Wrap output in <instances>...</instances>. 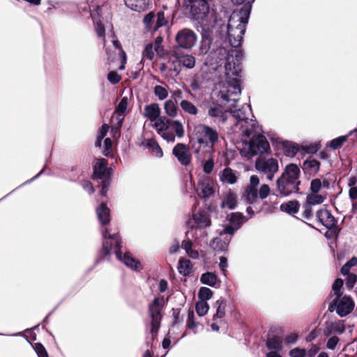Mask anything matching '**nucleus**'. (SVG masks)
Returning a JSON list of instances; mask_svg holds the SVG:
<instances>
[{
  "mask_svg": "<svg viewBox=\"0 0 357 357\" xmlns=\"http://www.w3.org/2000/svg\"><path fill=\"white\" fill-rule=\"evenodd\" d=\"M248 22V12H233L227 25L220 27L219 40L212 43L208 38H202L199 51L200 54L207 55V65L218 66L225 63L226 72L241 73L243 53L233 47L240 46Z\"/></svg>",
  "mask_w": 357,
  "mask_h": 357,
  "instance_id": "1",
  "label": "nucleus"
},
{
  "mask_svg": "<svg viewBox=\"0 0 357 357\" xmlns=\"http://www.w3.org/2000/svg\"><path fill=\"white\" fill-rule=\"evenodd\" d=\"M107 229L102 231V249L101 254L104 257L109 259L112 253H114L116 258L123 262L127 267L133 271H139L141 269V263L139 261L132 257L129 252H125L123 255L121 252V241L117 233L114 234H107Z\"/></svg>",
  "mask_w": 357,
  "mask_h": 357,
  "instance_id": "2",
  "label": "nucleus"
},
{
  "mask_svg": "<svg viewBox=\"0 0 357 357\" xmlns=\"http://www.w3.org/2000/svg\"><path fill=\"white\" fill-rule=\"evenodd\" d=\"M193 135L199 144L195 149L197 157L200 158L203 154L212 155L219 142L218 131L209 126L199 123L194 127Z\"/></svg>",
  "mask_w": 357,
  "mask_h": 357,
  "instance_id": "3",
  "label": "nucleus"
},
{
  "mask_svg": "<svg viewBox=\"0 0 357 357\" xmlns=\"http://www.w3.org/2000/svg\"><path fill=\"white\" fill-rule=\"evenodd\" d=\"M236 120V123L231 128L233 131L239 136L248 138L252 134L257 132L258 128L257 122L250 116H252L250 105L245 104L237 110L230 108L229 114Z\"/></svg>",
  "mask_w": 357,
  "mask_h": 357,
  "instance_id": "4",
  "label": "nucleus"
},
{
  "mask_svg": "<svg viewBox=\"0 0 357 357\" xmlns=\"http://www.w3.org/2000/svg\"><path fill=\"white\" fill-rule=\"evenodd\" d=\"M216 90L218 97L227 102H231V107H234L238 101L241 93L239 73L231 74L230 71L226 72L225 79L216 85Z\"/></svg>",
  "mask_w": 357,
  "mask_h": 357,
  "instance_id": "5",
  "label": "nucleus"
},
{
  "mask_svg": "<svg viewBox=\"0 0 357 357\" xmlns=\"http://www.w3.org/2000/svg\"><path fill=\"white\" fill-rule=\"evenodd\" d=\"M187 225L190 229L186 231L185 236H191L194 241H197L201 237L207 235L206 229L211 225V220L206 213L197 212L193 213L187 220Z\"/></svg>",
  "mask_w": 357,
  "mask_h": 357,
  "instance_id": "6",
  "label": "nucleus"
},
{
  "mask_svg": "<svg viewBox=\"0 0 357 357\" xmlns=\"http://www.w3.org/2000/svg\"><path fill=\"white\" fill-rule=\"evenodd\" d=\"M259 178L257 175H252L250 182L245 187L243 198L248 204H257L259 199H264L269 195L271 188L268 184H262L259 189Z\"/></svg>",
  "mask_w": 357,
  "mask_h": 357,
  "instance_id": "7",
  "label": "nucleus"
},
{
  "mask_svg": "<svg viewBox=\"0 0 357 357\" xmlns=\"http://www.w3.org/2000/svg\"><path fill=\"white\" fill-rule=\"evenodd\" d=\"M270 145L266 138L261 135H254L249 142L243 144L241 149V155L250 158L257 154L267 153Z\"/></svg>",
  "mask_w": 357,
  "mask_h": 357,
  "instance_id": "8",
  "label": "nucleus"
},
{
  "mask_svg": "<svg viewBox=\"0 0 357 357\" xmlns=\"http://www.w3.org/2000/svg\"><path fill=\"white\" fill-rule=\"evenodd\" d=\"M255 169L266 180L272 181L279 171L278 160L273 157L259 156L255 161Z\"/></svg>",
  "mask_w": 357,
  "mask_h": 357,
  "instance_id": "9",
  "label": "nucleus"
},
{
  "mask_svg": "<svg viewBox=\"0 0 357 357\" xmlns=\"http://www.w3.org/2000/svg\"><path fill=\"white\" fill-rule=\"evenodd\" d=\"M165 305L164 297H156L149 305V315L151 318V333L153 337L158 333L160 326L162 311Z\"/></svg>",
  "mask_w": 357,
  "mask_h": 357,
  "instance_id": "10",
  "label": "nucleus"
},
{
  "mask_svg": "<svg viewBox=\"0 0 357 357\" xmlns=\"http://www.w3.org/2000/svg\"><path fill=\"white\" fill-rule=\"evenodd\" d=\"M154 122V128L160 135L165 130L172 129L179 138L184 135V128L183 124L178 121H171L166 116H160Z\"/></svg>",
  "mask_w": 357,
  "mask_h": 357,
  "instance_id": "11",
  "label": "nucleus"
},
{
  "mask_svg": "<svg viewBox=\"0 0 357 357\" xmlns=\"http://www.w3.org/2000/svg\"><path fill=\"white\" fill-rule=\"evenodd\" d=\"M354 307L352 298L349 296L336 297L331 304L329 310H335L337 314L343 317L351 312Z\"/></svg>",
  "mask_w": 357,
  "mask_h": 357,
  "instance_id": "12",
  "label": "nucleus"
},
{
  "mask_svg": "<svg viewBox=\"0 0 357 357\" xmlns=\"http://www.w3.org/2000/svg\"><path fill=\"white\" fill-rule=\"evenodd\" d=\"M175 40L179 47L188 50L195 45L197 36L192 30L183 29L177 33Z\"/></svg>",
  "mask_w": 357,
  "mask_h": 357,
  "instance_id": "13",
  "label": "nucleus"
},
{
  "mask_svg": "<svg viewBox=\"0 0 357 357\" xmlns=\"http://www.w3.org/2000/svg\"><path fill=\"white\" fill-rule=\"evenodd\" d=\"M214 186L213 179L207 176H200L196 191L199 197L206 200L215 192Z\"/></svg>",
  "mask_w": 357,
  "mask_h": 357,
  "instance_id": "14",
  "label": "nucleus"
},
{
  "mask_svg": "<svg viewBox=\"0 0 357 357\" xmlns=\"http://www.w3.org/2000/svg\"><path fill=\"white\" fill-rule=\"evenodd\" d=\"M299 185L282 176H280L276 181V190L278 195L281 197H287L293 193L298 192L300 190Z\"/></svg>",
  "mask_w": 357,
  "mask_h": 357,
  "instance_id": "15",
  "label": "nucleus"
},
{
  "mask_svg": "<svg viewBox=\"0 0 357 357\" xmlns=\"http://www.w3.org/2000/svg\"><path fill=\"white\" fill-rule=\"evenodd\" d=\"M246 220L247 219L241 213H231L229 218V225L226 226L222 231L220 232V235H234L235 231H237Z\"/></svg>",
  "mask_w": 357,
  "mask_h": 357,
  "instance_id": "16",
  "label": "nucleus"
},
{
  "mask_svg": "<svg viewBox=\"0 0 357 357\" xmlns=\"http://www.w3.org/2000/svg\"><path fill=\"white\" fill-rule=\"evenodd\" d=\"M208 115L215 121L224 124L226 123L229 115V112L225 109L220 104L213 102L208 107Z\"/></svg>",
  "mask_w": 357,
  "mask_h": 357,
  "instance_id": "17",
  "label": "nucleus"
},
{
  "mask_svg": "<svg viewBox=\"0 0 357 357\" xmlns=\"http://www.w3.org/2000/svg\"><path fill=\"white\" fill-rule=\"evenodd\" d=\"M191 13L196 20H204L209 12V6L206 0H190Z\"/></svg>",
  "mask_w": 357,
  "mask_h": 357,
  "instance_id": "18",
  "label": "nucleus"
},
{
  "mask_svg": "<svg viewBox=\"0 0 357 357\" xmlns=\"http://www.w3.org/2000/svg\"><path fill=\"white\" fill-rule=\"evenodd\" d=\"M175 61H172L174 66L173 70L178 74L180 72L179 66L182 65L183 67L191 69L195 66V59L190 54L179 55L174 54Z\"/></svg>",
  "mask_w": 357,
  "mask_h": 357,
  "instance_id": "19",
  "label": "nucleus"
},
{
  "mask_svg": "<svg viewBox=\"0 0 357 357\" xmlns=\"http://www.w3.org/2000/svg\"><path fill=\"white\" fill-rule=\"evenodd\" d=\"M172 153L181 165L187 166L190 163L191 155L185 144H177L173 149Z\"/></svg>",
  "mask_w": 357,
  "mask_h": 357,
  "instance_id": "20",
  "label": "nucleus"
},
{
  "mask_svg": "<svg viewBox=\"0 0 357 357\" xmlns=\"http://www.w3.org/2000/svg\"><path fill=\"white\" fill-rule=\"evenodd\" d=\"M280 176L284 177L289 181H291L296 184L301 185V169L296 164L290 163L286 165Z\"/></svg>",
  "mask_w": 357,
  "mask_h": 357,
  "instance_id": "21",
  "label": "nucleus"
},
{
  "mask_svg": "<svg viewBox=\"0 0 357 357\" xmlns=\"http://www.w3.org/2000/svg\"><path fill=\"white\" fill-rule=\"evenodd\" d=\"M96 213L98 215V218L102 227V231L103 230L107 229L108 232L107 236L109 234H112L109 229L106 227L107 225L110 222V210L107 207V204L105 203L101 204L96 208Z\"/></svg>",
  "mask_w": 357,
  "mask_h": 357,
  "instance_id": "22",
  "label": "nucleus"
},
{
  "mask_svg": "<svg viewBox=\"0 0 357 357\" xmlns=\"http://www.w3.org/2000/svg\"><path fill=\"white\" fill-rule=\"evenodd\" d=\"M318 220L326 228L331 229L336 225V220L326 209H321L317 212Z\"/></svg>",
  "mask_w": 357,
  "mask_h": 357,
  "instance_id": "23",
  "label": "nucleus"
},
{
  "mask_svg": "<svg viewBox=\"0 0 357 357\" xmlns=\"http://www.w3.org/2000/svg\"><path fill=\"white\" fill-rule=\"evenodd\" d=\"M161 114V109L158 103H151L146 105L144 109L143 115L151 122L156 121Z\"/></svg>",
  "mask_w": 357,
  "mask_h": 357,
  "instance_id": "24",
  "label": "nucleus"
},
{
  "mask_svg": "<svg viewBox=\"0 0 357 357\" xmlns=\"http://www.w3.org/2000/svg\"><path fill=\"white\" fill-rule=\"evenodd\" d=\"M107 161L104 158L98 159L93 167V178L105 179L109 178L106 174V166Z\"/></svg>",
  "mask_w": 357,
  "mask_h": 357,
  "instance_id": "25",
  "label": "nucleus"
},
{
  "mask_svg": "<svg viewBox=\"0 0 357 357\" xmlns=\"http://www.w3.org/2000/svg\"><path fill=\"white\" fill-rule=\"evenodd\" d=\"M231 237L221 239L219 237L214 238L210 242V247L217 252H225L227 250Z\"/></svg>",
  "mask_w": 357,
  "mask_h": 357,
  "instance_id": "26",
  "label": "nucleus"
},
{
  "mask_svg": "<svg viewBox=\"0 0 357 357\" xmlns=\"http://www.w3.org/2000/svg\"><path fill=\"white\" fill-rule=\"evenodd\" d=\"M142 145L151 150L152 154L157 158H162L163 152L158 144L153 139H145Z\"/></svg>",
  "mask_w": 357,
  "mask_h": 357,
  "instance_id": "27",
  "label": "nucleus"
},
{
  "mask_svg": "<svg viewBox=\"0 0 357 357\" xmlns=\"http://www.w3.org/2000/svg\"><path fill=\"white\" fill-rule=\"evenodd\" d=\"M186 238L183 241L181 248L185 250L187 255L192 259H197L199 257V252L197 250L192 249V238L191 236H186Z\"/></svg>",
  "mask_w": 357,
  "mask_h": 357,
  "instance_id": "28",
  "label": "nucleus"
},
{
  "mask_svg": "<svg viewBox=\"0 0 357 357\" xmlns=\"http://www.w3.org/2000/svg\"><path fill=\"white\" fill-rule=\"evenodd\" d=\"M150 3V0H130L126 2V6L136 12H142L146 10Z\"/></svg>",
  "mask_w": 357,
  "mask_h": 357,
  "instance_id": "29",
  "label": "nucleus"
},
{
  "mask_svg": "<svg viewBox=\"0 0 357 357\" xmlns=\"http://www.w3.org/2000/svg\"><path fill=\"white\" fill-rule=\"evenodd\" d=\"M220 179L224 183L232 185L237 181V176L231 169L227 167L220 172Z\"/></svg>",
  "mask_w": 357,
  "mask_h": 357,
  "instance_id": "30",
  "label": "nucleus"
},
{
  "mask_svg": "<svg viewBox=\"0 0 357 357\" xmlns=\"http://www.w3.org/2000/svg\"><path fill=\"white\" fill-rule=\"evenodd\" d=\"M124 116V114L115 112L114 115L112 117V132L114 133V137L119 132L120 128L122 126Z\"/></svg>",
  "mask_w": 357,
  "mask_h": 357,
  "instance_id": "31",
  "label": "nucleus"
},
{
  "mask_svg": "<svg viewBox=\"0 0 357 357\" xmlns=\"http://www.w3.org/2000/svg\"><path fill=\"white\" fill-rule=\"evenodd\" d=\"M266 347L271 351H281L282 349V339L278 336H273L268 338Z\"/></svg>",
  "mask_w": 357,
  "mask_h": 357,
  "instance_id": "32",
  "label": "nucleus"
},
{
  "mask_svg": "<svg viewBox=\"0 0 357 357\" xmlns=\"http://www.w3.org/2000/svg\"><path fill=\"white\" fill-rule=\"evenodd\" d=\"M304 169L310 174H317L320 168V162L315 159H307L303 163Z\"/></svg>",
  "mask_w": 357,
  "mask_h": 357,
  "instance_id": "33",
  "label": "nucleus"
},
{
  "mask_svg": "<svg viewBox=\"0 0 357 357\" xmlns=\"http://www.w3.org/2000/svg\"><path fill=\"white\" fill-rule=\"evenodd\" d=\"M237 204V196L234 192H229L224 197L221 206L222 208H227L230 210L235 208Z\"/></svg>",
  "mask_w": 357,
  "mask_h": 357,
  "instance_id": "34",
  "label": "nucleus"
},
{
  "mask_svg": "<svg viewBox=\"0 0 357 357\" xmlns=\"http://www.w3.org/2000/svg\"><path fill=\"white\" fill-rule=\"evenodd\" d=\"M192 264L189 259H181L178 261V271L183 275H188L191 273Z\"/></svg>",
  "mask_w": 357,
  "mask_h": 357,
  "instance_id": "35",
  "label": "nucleus"
},
{
  "mask_svg": "<svg viewBox=\"0 0 357 357\" xmlns=\"http://www.w3.org/2000/svg\"><path fill=\"white\" fill-rule=\"evenodd\" d=\"M283 148L284 154L288 157H294L299 151V146L291 142H284Z\"/></svg>",
  "mask_w": 357,
  "mask_h": 357,
  "instance_id": "36",
  "label": "nucleus"
},
{
  "mask_svg": "<svg viewBox=\"0 0 357 357\" xmlns=\"http://www.w3.org/2000/svg\"><path fill=\"white\" fill-rule=\"evenodd\" d=\"M345 331V326L341 321L331 323L325 331L326 335H330L333 333L339 335L342 334Z\"/></svg>",
  "mask_w": 357,
  "mask_h": 357,
  "instance_id": "37",
  "label": "nucleus"
},
{
  "mask_svg": "<svg viewBox=\"0 0 357 357\" xmlns=\"http://www.w3.org/2000/svg\"><path fill=\"white\" fill-rule=\"evenodd\" d=\"M180 107L185 113L188 114L195 116L198 114L197 107L189 100H182L180 102Z\"/></svg>",
  "mask_w": 357,
  "mask_h": 357,
  "instance_id": "38",
  "label": "nucleus"
},
{
  "mask_svg": "<svg viewBox=\"0 0 357 357\" xmlns=\"http://www.w3.org/2000/svg\"><path fill=\"white\" fill-rule=\"evenodd\" d=\"M200 281L204 284L214 287L218 282V277L213 273L207 272L202 275Z\"/></svg>",
  "mask_w": 357,
  "mask_h": 357,
  "instance_id": "39",
  "label": "nucleus"
},
{
  "mask_svg": "<svg viewBox=\"0 0 357 357\" xmlns=\"http://www.w3.org/2000/svg\"><path fill=\"white\" fill-rule=\"evenodd\" d=\"M164 109L166 114L170 117L174 118L178 114V108L172 100H168L165 102Z\"/></svg>",
  "mask_w": 357,
  "mask_h": 357,
  "instance_id": "40",
  "label": "nucleus"
},
{
  "mask_svg": "<svg viewBox=\"0 0 357 357\" xmlns=\"http://www.w3.org/2000/svg\"><path fill=\"white\" fill-rule=\"evenodd\" d=\"M282 211L288 213H296L298 211L299 204L297 201H289L280 206Z\"/></svg>",
  "mask_w": 357,
  "mask_h": 357,
  "instance_id": "41",
  "label": "nucleus"
},
{
  "mask_svg": "<svg viewBox=\"0 0 357 357\" xmlns=\"http://www.w3.org/2000/svg\"><path fill=\"white\" fill-rule=\"evenodd\" d=\"M215 307H216V313L213 319L224 317L225 315L226 301L220 298L215 302Z\"/></svg>",
  "mask_w": 357,
  "mask_h": 357,
  "instance_id": "42",
  "label": "nucleus"
},
{
  "mask_svg": "<svg viewBox=\"0 0 357 357\" xmlns=\"http://www.w3.org/2000/svg\"><path fill=\"white\" fill-rule=\"evenodd\" d=\"M198 326H199V323L195 321V320L194 312L189 310L188 311V319L186 320L187 328L192 331V332L194 333H197Z\"/></svg>",
  "mask_w": 357,
  "mask_h": 357,
  "instance_id": "43",
  "label": "nucleus"
},
{
  "mask_svg": "<svg viewBox=\"0 0 357 357\" xmlns=\"http://www.w3.org/2000/svg\"><path fill=\"white\" fill-rule=\"evenodd\" d=\"M325 199V195L312 193L307 195V202L311 205L319 204L323 203Z\"/></svg>",
  "mask_w": 357,
  "mask_h": 357,
  "instance_id": "44",
  "label": "nucleus"
},
{
  "mask_svg": "<svg viewBox=\"0 0 357 357\" xmlns=\"http://www.w3.org/2000/svg\"><path fill=\"white\" fill-rule=\"evenodd\" d=\"M155 52H156L154 50L153 43H148L145 45L142 52L143 59H146L149 61L153 60L155 56Z\"/></svg>",
  "mask_w": 357,
  "mask_h": 357,
  "instance_id": "45",
  "label": "nucleus"
},
{
  "mask_svg": "<svg viewBox=\"0 0 357 357\" xmlns=\"http://www.w3.org/2000/svg\"><path fill=\"white\" fill-rule=\"evenodd\" d=\"M208 158L207 160L204 164L203 170L206 174H211L213 171L214 167L213 160L211 157V155H209L208 154H203L202 157L199 158V159Z\"/></svg>",
  "mask_w": 357,
  "mask_h": 357,
  "instance_id": "46",
  "label": "nucleus"
},
{
  "mask_svg": "<svg viewBox=\"0 0 357 357\" xmlns=\"http://www.w3.org/2000/svg\"><path fill=\"white\" fill-rule=\"evenodd\" d=\"M153 92L155 96H157L160 100L166 99L169 94L167 89L160 85L155 86Z\"/></svg>",
  "mask_w": 357,
  "mask_h": 357,
  "instance_id": "47",
  "label": "nucleus"
},
{
  "mask_svg": "<svg viewBox=\"0 0 357 357\" xmlns=\"http://www.w3.org/2000/svg\"><path fill=\"white\" fill-rule=\"evenodd\" d=\"M196 312L199 317L204 316L209 310L208 303L204 301H199L196 304Z\"/></svg>",
  "mask_w": 357,
  "mask_h": 357,
  "instance_id": "48",
  "label": "nucleus"
},
{
  "mask_svg": "<svg viewBox=\"0 0 357 357\" xmlns=\"http://www.w3.org/2000/svg\"><path fill=\"white\" fill-rule=\"evenodd\" d=\"M351 132H350L347 135H343L338 137L335 139H333L330 142V147L334 150L340 148L347 139L349 135H351Z\"/></svg>",
  "mask_w": 357,
  "mask_h": 357,
  "instance_id": "49",
  "label": "nucleus"
},
{
  "mask_svg": "<svg viewBox=\"0 0 357 357\" xmlns=\"http://www.w3.org/2000/svg\"><path fill=\"white\" fill-rule=\"evenodd\" d=\"M213 296V291L208 287H202L199 289L198 292V297L200 301L209 300Z\"/></svg>",
  "mask_w": 357,
  "mask_h": 357,
  "instance_id": "50",
  "label": "nucleus"
},
{
  "mask_svg": "<svg viewBox=\"0 0 357 357\" xmlns=\"http://www.w3.org/2000/svg\"><path fill=\"white\" fill-rule=\"evenodd\" d=\"M109 126L107 124H104L100 128L97 140L96 142V146L100 147L102 144V139L107 135Z\"/></svg>",
  "mask_w": 357,
  "mask_h": 357,
  "instance_id": "51",
  "label": "nucleus"
},
{
  "mask_svg": "<svg viewBox=\"0 0 357 357\" xmlns=\"http://www.w3.org/2000/svg\"><path fill=\"white\" fill-rule=\"evenodd\" d=\"M344 282L341 278H337L335 280L332 285V289L334 291L336 297L341 296V289L343 286Z\"/></svg>",
  "mask_w": 357,
  "mask_h": 357,
  "instance_id": "52",
  "label": "nucleus"
},
{
  "mask_svg": "<svg viewBox=\"0 0 357 357\" xmlns=\"http://www.w3.org/2000/svg\"><path fill=\"white\" fill-rule=\"evenodd\" d=\"M255 0H231V1L235 4H243L245 3L244 8H241L238 12L246 11L248 13V16L250 15V11L251 8V3L254 2Z\"/></svg>",
  "mask_w": 357,
  "mask_h": 357,
  "instance_id": "53",
  "label": "nucleus"
},
{
  "mask_svg": "<svg viewBox=\"0 0 357 357\" xmlns=\"http://www.w3.org/2000/svg\"><path fill=\"white\" fill-rule=\"evenodd\" d=\"M128 105V99L127 97H123L119 103L117 105L116 109V112H120L121 114H124L126 111L127 107Z\"/></svg>",
  "mask_w": 357,
  "mask_h": 357,
  "instance_id": "54",
  "label": "nucleus"
},
{
  "mask_svg": "<svg viewBox=\"0 0 357 357\" xmlns=\"http://www.w3.org/2000/svg\"><path fill=\"white\" fill-rule=\"evenodd\" d=\"M95 29L98 37L102 38L104 43H105V29L101 22H96L95 24Z\"/></svg>",
  "mask_w": 357,
  "mask_h": 357,
  "instance_id": "55",
  "label": "nucleus"
},
{
  "mask_svg": "<svg viewBox=\"0 0 357 357\" xmlns=\"http://www.w3.org/2000/svg\"><path fill=\"white\" fill-rule=\"evenodd\" d=\"M289 356L291 357H305L307 351L305 349L296 347L289 351Z\"/></svg>",
  "mask_w": 357,
  "mask_h": 357,
  "instance_id": "56",
  "label": "nucleus"
},
{
  "mask_svg": "<svg viewBox=\"0 0 357 357\" xmlns=\"http://www.w3.org/2000/svg\"><path fill=\"white\" fill-rule=\"evenodd\" d=\"M172 129L165 130L160 135L167 142H173L175 140V135L172 132Z\"/></svg>",
  "mask_w": 357,
  "mask_h": 357,
  "instance_id": "57",
  "label": "nucleus"
},
{
  "mask_svg": "<svg viewBox=\"0 0 357 357\" xmlns=\"http://www.w3.org/2000/svg\"><path fill=\"white\" fill-rule=\"evenodd\" d=\"M321 188V181L319 178L313 179L311 181L310 189L312 193H318Z\"/></svg>",
  "mask_w": 357,
  "mask_h": 357,
  "instance_id": "58",
  "label": "nucleus"
},
{
  "mask_svg": "<svg viewBox=\"0 0 357 357\" xmlns=\"http://www.w3.org/2000/svg\"><path fill=\"white\" fill-rule=\"evenodd\" d=\"M165 18L163 12H159L157 14V22L153 28L154 31H156L158 28L165 24Z\"/></svg>",
  "mask_w": 357,
  "mask_h": 357,
  "instance_id": "59",
  "label": "nucleus"
},
{
  "mask_svg": "<svg viewBox=\"0 0 357 357\" xmlns=\"http://www.w3.org/2000/svg\"><path fill=\"white\" fill-rule=\"evenodd\" d=\"M107 79L112 84H116L120 82L121 76L116 71H111L107 75Z\"/></svg>",
  "mask_w": 357,
  "mask_h": 357,
  "instance_id": "60",
  "label": "nucleus"
},
{
  "mask_svg": "<svg viewBox=\"0 0 357 357\" xmlns=\"http://www.w3.org/2000/svg\"><path fill=\"white\" fill-rule=\"evenodd\" d=\"M339 341L340 340L337 336H332L326 342V348L330 350H334Z\"/></svg>",
  "mask_w": 357,
  "mask_h": 357,
  "instance_id": "61",
  "label": "nucleus"
},
{
  "mask_svg": "<svg viewBox=\"0 0 357 357\" xmlns=\"http://www.w3.org/2000/svg\"><path fill=\"white\" fill-rule=\"evenodd\" d=\"M34 349L39 357H48L45 348L40 343H36Z\"/></svg>",
  "mask_w": 357,
  "mask_h": 357,
  "instance_id": "62",
  "label": "nucleus"
},
{
  "mask_svg": "<svg viewBox=\"0 0 357 357\" xmlns=\"http://www.w3.org/2000/svg\"><path fill=\"white\" fill-rule=\"evenodd\" d=\"M357 282V275L349 274L347 278L346 286L348 289H352Z\"/></svg>",
  "mask_w": 357,
  "mask_h": 357,
  "instance_id": "63",
  "label": "nucleus"
},
{
  "mask_svg": "<svg viewBox=\"0 0 357 357\" xmlns=\"http://www.w3.org/2000/svg\"><path fill=\"white\" fill-rule=\"evenodd\" d=\"M154 17L155 15L153 13H149L144 17L143 22L147 30L151 29V26L153 21Z\"/></svg>",
  "mask_w": 357,
  "mask_h": 357,
  "instance_id": "64",
  "label": "nucleus"
}]
</instances>
